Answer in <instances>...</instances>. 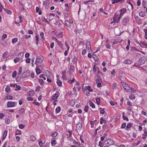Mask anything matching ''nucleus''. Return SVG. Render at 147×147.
<instances>
[{
    "mask_svg": "<svg viewBox=\"0 0 147 147\" xmlns=\"http://www.w3.org/2000/svg\"><path fill=\"white\" fill-rule=\"evenodd\" d=\"M93 72L97 76V77H99L102 75V74L100 72L99 68L98 67L95 65H94L93 67Z\"/></svg>",
    "mask_w": 147,
    "mask_h": 147,
    "instance_id": "nucleus-1",
    "label": "nucleus"
},
{
    "mask_svg": "<svg viewBox=\"0 0 147 147\" xmlns=\"http://www.w3.org/2000/svg\"><path fill=\"white\" fill-rule=\"evenodd\" d=\"M121 83L124 90L127 92H130L131 90L130 87L127 84L122 82H121Z\"/></svg>",
    "mask_w": 147,
    "mask_h": 147,
    "instance_id": "nucleus-2",
    "label": "nucleus"
},
{
    "mask_svg": "<svg viewBox=\"0 0 147 147\" xmlns=\"http://www.w3.org/2000/svg\"><path fill=\"white\" fill-rule=\"evenodd\" d=\"M146 61V59L145 57L143 56L141 57L139 60L138 63L139 65H143Z\"/></svg>",
    "mask_w": 147,
    "mask_h": 147,
    "instance_id": "nucleus-3",
    "label": "nucleus"
},
{
    "mask_svg": "<svg viewBox=\"0 0 147 147\" xmlns=\"http://www.w3.org/2000/svg\"><path fill=\"white\" fill-rule=\"evenodd\" d=\"M126 9L125 8H122L120 10V13L119 17L118 18V20L117 22L118 23L120 22L121 18L123 16L124 13L126 12Z\"/></svg>",
    "mask_w": 147,
    "mask_h": 147,
    "instance_id": "nucleus-4",
    "label": "nucleus"
},
{
    "mask_svg": "<svg viewBox=\"0 0 147 147\" xmlns=\"http://www.w3.org/2000/svg\"><path fill=\"white\" fill-rule=\"evenodd\" d=\"M105 144L107 146H110L114 144V142L111 139H108L105 142Z\"/></svg>",
    "mask_w": 147,
    "mask_h": 147,
    "instance_id": "nucleus-5",
    "label": "nucleus"
},
{
    "mask_svg": "<svg viewBox=\"0 0 147 147\" xmlns=\"http://www.w3.org/2000/svg\"><path fill=\"white\" fill-rule=\"evenodd\" d=\"M42 61L43 60L41 58H38L36 59L35 64L37 67H39L41 65L40 64L42 63Z\"/></svg>",
    "mask_w": 147,
    "mask_h": 147,
    "instance_id": "nucleus-6",
    "label": "nucleus"
},
{
    "mask_svg": "<svg viewBox=\"0 0 147 147\" xmlns=\"http://www.w3.org/2000/svg\"><path fill=\"white\" fill-rule=\"evenodd\" d=\"M129 19L127 17H125L122 20V24L125 26H126L128 23Z\"/></svg>",
    "mask_w": 147,
    "mask_h": 147,
    "instance_id": "nucleus-7",
    "label": "nucleus"
},
{
    "mask_svg": "<svg viewBox=\"0 0 147 147\" xmlns=\"http://www.w3.org/2000/svg\"><path fill=\"white\" fill-rule=\"evenodd\" d=\"M30 74V71L29 70H27L24 72L22 75V78H25L29 76Z\"/></svg>",
    "mask_w": 147,
    "mask_h": 147,
    "instance_id": "nucleus-8",
    "label": "nucleus"
},
{
    "mask_svg": "<svg viewBox=\"0 0 147 147\" xmlns=\"http://www.w3.org/2000/svg\"><path fill=\"white\" fill-rule=\"evenodd\" d=\"M15 104V103L13 102H8L7 103V106L8 107H13L14 106Z\"/></svg>",
    "mask_w": 147,
    "mask_h": 147,
    "instance_id": "nucleus-9",
    "label": "nucleus"
},
{
    "mask_svg": "<svg viewBox=\"0 0 147 147\" xmlns=\"http://www.w3.org/2000/svg\"><path fill=\"white\" fill-rule=\"evenodd\" d=\"M86 48L88 50H89L90 52L92 51V50L91 49L90 43L89 42H87L86 44Z\"/></svg>",
    "mask_w": 147,
    "mask_h": 147,
    "instance_id": "nucleus-10",
    "label": "nucleus"
},
{
    "mask_svg": "<svg viewBox=\"0 0 147 147\" xmlns=\"http://www.w3.org/2000/svg\"><path fill=\"white\" fill-rule=\"evenodd\" d=\"M59 92L58 91H57L54 94L52 97V99L54 100L57 99L58 97V94H59Z\"/></svg>",
    "mask_w": 147,
    "mask_h": 147,
    "instance_id": "nucleus-11",
    "label": "nucleus"
},
{
    "mask_svg": "<svg viewBox=\"0 0 147 147\" xmlns=\"http://www.w3.org/2000/svg\"><path fill=\"white\" fill-rule=\"evenodd\" d=\"M82 123L80 122H79L77 124L76 127L78 130H80L82 129Z\"/></svg>",
    "mask_w": 147,
    "mask_h": 147,
    "instance_id": "nucleus-12",
    "label": "nucleus"
},
{
    "mask_svg": "<svg viewBox=\"0 0 147 147\" xmlns=\"http://www.w3.org/2000/svg\"><path fill=\"white\" fill-rule=\"evenodd\" d=\"M119 15L118 14H117V13H115L113 17V19L114 21H116L117 22V21L118 20V18L119 17Z\"/></svg>",
    "mask_w": 147,
    "mask_h": 147,
    "instance_id": "nucleus-13",
    "label": "nucleus"
},
{
    "mask_svg": "<svg viewBox=\"0 0 147 147\" xmlns=\"http://www.w3.org/2000/svg\"><path fill=\"white\" fill-rule=\"evenodd\" d=\"M45 73L46 76L47 77H50L51 76V74L50 72L48 70H46L45 72Z\"/></svg>",
    "mask_w": 147,
    "mask_h": 147,
    "instance_id": "nucleus-14",
    "label": "nucleus"
},
{
    "mask_svg": "<svg viewBox=\"0 0 147 147\" xmlns=\"http://www.w3.org/2000/svg\"><path fill=\"white\" fill-rule=\"evenodd\" d=\"M91 87L90 86H86L84 88V89L85 90H88L89 91L92 92L93 91V89H91Z\"/></svg>",
    "mask_w": 147,
    "mask_h": 147,
    "instance_id": "nucleus-15",
    "label": "nucleus"
},
{
    "mask_svg": "<svg viewBox=\"0 0 147 147\" xmlns=\"http://www.w3.org/2000/svg\"><path fill=\"white\" fill-rule=\"evenodd\" d=\"M24 54L23 52L20 53L18 54V57L19 58V59H21L22 57L24 56Z\"/></svg>",
    "mask_w": 147,
    "mask_h": 147,
    "instance_id": "nucleus-16",
    "label": "nucleus"
},
{
    "mask_svg": "<svg viewBox=\"0 0 147 147\" xmlns=\"http://www.w3.org/2000/svg\"><path fill=\"white\" fill-rule=\"evenodd\" d=\"M132 125V124L131 123H129L128 124L126 125L127 129H126V130H128L129 129H129L130 127H131Z\"/></svg>",
    "mask_w": 147,
    "mask_h": 147,
    "instance_id": "nucleus-17",
    "label": "nucleus"
},
{
    "mask_svg": "<svg viewBox=\"0 0 147 147\" xmlns=\"http://www.w3.org/2000/svg\"><path fill=\"white\" fill-rule=\"evenodd\" d=\"M34 93V91L32 90L31 91H29L28 92V96H33Z\"/></svg>",
    "mask_w": 147,
    "mask_h": 147,
    "instance_id": "nucleus-18",
    "label": "nucleus"
},
{
    "mask_svg": "<svg viewBox=\"0 0 147 147\" xmlns=\"http://www.w3.org/2000/svg\"><path fill=\"white\" fill-rule=\"evenodd\" d=\"M131 61L129 59H126L125 60L124 62V63L127 64H130L131 63Z\"/></svg>",
    "mask_w": 147,
    "mask_h": 147,
    "instance_id": "nucleus-19",
    "label": "nucleus"
},
{
    "mask_svg": "<svg viewBox=\"0 0 147 147\" xmlns=\"http://www.w3.org/2000/svg\"><path fill=\"white\" fill-rule=\"evenodd\" d=\"M6 97L7 99L12 100L13 99V97L9 95L8 94L6 95Z\"/></svg>",
    "mask_w": 147,
    "mask_h": 147,
    "instance_id": "nucleus-20",
    "label": "nucleus"
},
{
    "mask_svg": "<svg viewBox=\"0 0 147 147\" xmlns=\"http://www.w3.org/2000/svg\"><path fill=\"white\" fill-rule=\"evenodd\" d=\"M5 91L7 93H9L11 92V89L8 86H7L5 89Z\"/></svg>",
    "mask_w": 147,
    "mask_h": 147,
    "instance_id": "nucleus-21",
    "label": "nucleus"
},
{
    "mask_svg": "<svg viewBox=\"0 0 147 147\" xmlns=\"http://www.w3.org/2000/svg\"><path fill=\"white\" fill-rule=\"evenodd\" d=\"M74 66L71 65L70 66L69 68V70L71 73L73 72L74 71Z\"/></svg>",
    "mask_w": 147,
    "mask_h": 147,
    "instance_id": "nucleus-22",
    "label": "nucleus"
},
{
    "mask_svg": "<svg viewBox=\"0 0 147 147\" xmlns=\"http://www.w3.org/2000/svg\"><path fill=\"white\" fill-rule=\"evenodd\" d=\"M142 139H145L146 138V137H147V131H144V134L142 135Z\"/></svg>",
    "mask_w": 147,
    "mask_h": 147,
    "instance_id": "nucleus-23",
    "label": "nucleus"
},
{
    "mask_svg": "<svg viewBox=\"0 0 147 147\" xmlns=\"http://www.w3.org/2000/svg\"><path fill=\"white\" fill-rule=\"evenodd\" d=\"M89 104L90 106L92 108H95V106L94 104L90 100L89 101Z\"/></svg>",
    "mask_w": 147,
    "mask_h": 147,
    "instance_id": "nucleus-24",
    "label": "nucleus"
},
{
    "mask_svg": "<svg viewBox=\"0 0 147 147\" xmlns=\"http://www.w3.org/2000/svg\"><path fill=\"white\" fill-rule=\"evenodd\" d=\"M65 25L67 27H69L71 26L70 22L67 20H65Z\"/></svg>",
    "mask_w": 147,
    "mask_h": 147,
    "instance_id": "nucleus-25",
    "label": "nucleus"
},
{
    "mask_svg": "<svg viewBox=\"0 0 147 147\" xmlns=\"http://www.w3.org/2000/svg\"><path fill=\"white\" fill-rule=\"evenodd\" d=\"M123 118L124 120H126L127 121H128L129 119H128L124 115V114H125V113H123Z\"/></svg>",
    "mask_w": 147,
    "mask_h": 147,
    "instance_id": "nucleus-26",
    "label": "nucleus"
},
{
    "mask_svg": "<svg viewBox=\"0 0 147 147\" xmlns=\"http://www.w3.org/2000/svg\"><path fill=\"white\" fill-rule=\"evenodd\" d=\"M3 9L5 12H7L8 14H11V11L10 10L5 8H3Z\"/></svg>",
    "mask_w": 147,
    "mask_h": 147,
    "instance_id": "nucleus-27",
    "label": "nucleus"
},
{
    "mask_svg": "<svg viewBox=\"0 0 147 147\" xmlns=\"http://www.w3.org/2000/svg\"><path fill=\"white\" fill-rule=\"evenodd\" d=\"M30 139L31 140L33 141H34L36 140V137L33 135H31L30 136Z\"/></svg>",
    "mask_w": 147,
    "mask_h": 147,
    "instance_id": "nucleus-28",
    "label": "nucleus"
},
{
    "mask_svg": "<svg viewBox=\"0 0 147 147\" xmlns=\"http://www.w3.org/2000/svg\"><path fill=\"white\" fill-rule=\"evenodd\" d=\"M63 32H61L59 33L57 36V38H61L63 37Z\"/></svg>",
    "mask_w": 147,
    "mask_h": 147,
    "instance_id": "nucleus-29",
    "label": "nucleus"
},
{
    "mask_svg": "<svg viewBox=\"0 0 147 147\" xmlns=\"http://www.w3.org/2000/svg\"><path fill=\"white\" fill-rule=\"evenodd\" d=\"M57 84L59 86H60L61 85V82L59 80H57Z\"/></svg>",
    "mask_w": 147,
    "mask_h": 147,
    "instance_id": "nucleus-30",
    "label": "nucleus"
},
{
    "mask_svg": "<svg viewBox=\"0 0 147 147\" xmlns=\"http://www.w3.org/2000/svg\"><path fill=\"white\" fill-rule=\"evenodd\" d=\"M61 110V108L60 107H58L55 109V111L57 113H59Z\"/></svg>",
    "mask_w": 147,
    "mask_h": 147,
    "instance_id": "nucleus-31",
    "label": "nucleus"
},
{
    "mask_svg": "<svg viewBox=\"0 0 147 147\" xmlns=\"http://www.w3.org/2000/svg\"><path fill=\"white\" fill-rule=\"evenodd\" d=\"M40 70L39 68H36V74L37 75H39L40 73Z\"/></svg>",
    "mask_w": 147,
    "mask_h": 147,
    "instance_id": "nucleus-32",
    "label": "nucleus"
},
{
    "mask_svg": "<svg viewBox=\"0 0 147 147\" xmlns=\"http://www.w3.org/2000/svg\"><path fill=\"white\" fill-rule=\"evenodd\" d=\"M8 53L6 51L2 55L3 58H6L8 54Z\"/></svg>",
    "mask_w": 147,
    "mask_h": 147,
    "instance_id": "nucleus-33",
    "label": "nucleus"
},
{
    "mask_svg": "<svg viewBox=\"0 0 147 147\" xmlns=\"http://www.w3.org/2000/svg\"><path fill=\"white\" fill-rule=\"evenodd\" d=\"M96 103L98 105H99L100 103V100L99 98H97L96 99Z\"/></svg>",
    "mask_w": 147,
    "mask_h": 147,
    "instance_id": "nucleus-34",
    "label": "nucleus"
},
{
    "mask_svg": "<svg viewBox=\"0 0 147 147\" xmlns=\"http://www.w3.org/2000/svg\"><path fill=\"white\" fill-rule=\"evenodd\" d=\"M56 142L55 140H52L51 141V144L52 146H53L55 145L56 144Z\"/></svg>",
    "mask_w": 147,
    "mask_h": 147,
    "instance_id": "nucleus-35",
    "label": "nucleus"
},
{
    "mask_svg": "<svg viewBox=\"0 0 147 147\" xmlns=\"http://www.w3.org/2000/svg\"><path fill=\"white\" fill-rule=\"evenodd\" d=\"M122 0H114L112 2V3L113 4H114L116 3H118L119 2H121ZM124 1V0H123Z\"/></svg>",
    "mask_w": 147,
    "mask_h": 147,
    "instance_id": "nucleus-36",
    "label": "nucleus"
},
{
    "mask_svg": "<svg viewBox=\"0 0 147 147\" xmlns=\"http://www.w3.org/2000/svg\"><path fill=\"white\" fill-rule=\"evenodd\" d=\"M45 142V140L44 142H42V141H40L38 143V144L40 146H42V144H44Z\"/></svg>",
    "mask_w": 147,
    "mask_h": 147,
    "instance_id": "nucleus-37",
    "label": "nucleus"
},
{
    "mask_svg": "<svg viewBox=\"0 0 147 147\" xmlns=\"http://www.w3.org/2000/svg\"><path fill=\"white\" fill-rule=\"evenodd\" d=\"M58 134V133L57 132H55L54 133H53L51 135L52 137H55L56 136H57Z\"/></svg>",
    "mask_w": 147,
    "mask_h": 147,
    "instance_id": "nucleus-38",
    "label": "nucleus"
},
{
    "mask_svg": "<svg viewBox=\"0 0 147 147\" xmlns=\"http://www.w3.org/2000/svg\"><path fill=\"white\" fill-rule=\"evenodd\" d=\"M5 122L7 124H9L10 123V120L9 119H6L5 120Z\"/></svg>",
    "mask_w": 147,
    "mask_h": 147,
    "instance_id": "nucleus-39",
    "label": "nucleus"
},
{
    "mask_svg": "<svg viewBox=\"0 0 147 147\" xmlns=\"http://www.w3.org/2000/svg\"><path fill=\"white\" fill-rule=\"evenodd\" d=\"M16 71H13L12 73V77L13 78H15L16 76Z\"/></svg>",
    "mask_w": 147,
    "mask_h": 147,
    "instance_id": "nucleus-40",
    "label": "nucleus"
},
{
    "mask_svg": "<svg viewBox=\"0 0 147 147\" xmlns=\"http://www.w3.org/2000/svg\"><path fill=\"white\" fill-rule=\"evenodd\" d=\"M40 88L41 87L40 86H37L36 88V89L35 90V91L36 92L39 91Z\"/></svg>",
    "mask_w": 147,
    "mask_h": 147,
    "instance_id": "nucleus-41",
    "label": "nucleus"
},
{
    "mask_svg": "<svg viewBox=\"0 0 147 147\" xmlns=\"http://www.w3.org/2000/svg\"><path fill=\"white\" fill-rule=\"evenodd\" d=\"M20 59H19V58H18V57H16V58L14 59V61L15 63H16L20 60Z\"/></svg>",
    "mask_w": 147,
    "mask_h": 147,
    "instance_id": "nucleus-42",
    "label": "nucleus"
},
{
    "mask_svg": "<svg viewBox=\"0 0 147 147\" xmlns=\"http://www.w3.org/2000/svg\"><path fill=\"white\" fill-rule=\"evenodd\" d=\"M57 42L58 44L59 45V46H60L61 47H62V46H63V44H62L61 42L59 41L58 40V41Z\"/></svg>",
    "mask_w": 147,
    "mask_h": 147,
    "instance_id": "nucleus-43",
    "label": "nucleus"
},
{
    "mask_svg": "<svg viewBox=\"0 0 147 147\" xmlns=\"http://www.w3.org/2000/svg\"><path fill=\"white\" fill-rule=\"evenodd\" d=\"M20 5L22 7V11H25V9L24 8V6L23 4L22 3H20Z\"/></svg>",
    "mask_w": 147,
    "mask_h": 147,
    "instance_id": "nucleus-44",
    "label": "nucleus"
},
{
    "mask_svg": "<svg viewBox=\"0 0 147 147\" xmlns=\"http://www.w3.org/2000/svg\"><path fill=\"white\" fill-rule=\"evenodd\" d=\"M24 125H23L22 124H20L19 125V127L20 129H23L24 127Z\"/></svg>",
    "mask_w": 147,
    "mask_h": 147,
    "instance_id": "nucleus-45",
    "label": "nucleus"
},
{
    "mask_svg": "<svg viewBox=\"0 0 147 147\" xmlns=\"http://www.w3.org/2000/svg\"><path fill=\"white\" fill-rule=\"evenodd\" d=\"M7 133V130H5L3 132V136L6 137Z\"/></svg>",
    "mask_w": 147,
    "mask_h": 147,
    "instance_id": "nucleus-46",
    "label": "nucleus"
},
{
    "mask_svg": "<svg viewBox=\"0 0 147 147\" xmlns=\"http://www.w3.org/2000/svg\"><path fill=\"white\" fill-rule=\"evenodd\" d=\"M77 60V58L76 57H75L73 60V61L74 63H76Z\"/></svg>",
    "mask_w": 147,
    "mask_h": 147,
    "instance_id": "nucleus-47",
    "label": "nucleus"
},
{
    "mask_svg": "<svg viewBox=\"0 0 147 147\" xmlns=\"http://www.w3.org/2000/svg\"><path fill=\"white\" fill-rule=\"evenodd\" d=\"M110 104L112 106H115L117 105V102L114 103L113 101H110Z\"/></svg>",
    "mask_w": 147,
    "mask_h": 147,
    "instance_id": "nucleus-48",
    "label": "nucleus"
},
{
    "mask_svg": "<svg viewBox=\"0 0 147 147\" xmlns=\"http://www.w3.org/2000/svg\"><path fill=\"white\" fill-rule=\"evenodd\" d=\"M40 36H41V38L43 39H44V33L42 32H41L40 33Z\"/></svg>",
    "mask_w": 147,
    "mask_h": 147,
    "instance_id": "nucleus-49",
    "label": "nucleus"
},
{
    "mask_svg": "<svg viewBox=\"0 0 147 147\" xmlns=\"http://www.w3.org/2000/svg\"><path fill=\"white\" fill-rule=\"evenodd\" d=\"M100 77H101V76H100V77L99 78L97 77L98 78L97 79H96V83H98L100 82V80H101Z\"/></svg>",
    "mask_w": 147,
    "mask_h": 147,
    "instance_id": "nucleus-50",
    "label": "nucleus"
},
{
    "mask_svg": "<svg viewBox=\"0 0 147 147\" xmlns=\"http://www.w3.org/2000/svg\"><path fill=\"white\" fill-rule=\"evenodd\" d=\"M100 113L102 114H103L105 112L103 109H102L101 108H100Z\"/></svg>",
    "mask_w": 147,
    "mask_h": 147,
    "instance_id": "nucleus-51",
    "label": "nucleus"
},
{
    "mask_svg": "<svg viewBox=\"0 0 147 147\" xmlns=\"http://www.w3.org/2000/svg\"><path fill=\"white\" fill-rule=\"evenodd\" d=\"M17 40H18L17 38H13L12 39V42L13 43H15V42H17Z\"/></svg>",
    "mask_w": 147,
    "mask_h": 147,
    "instance_id": "nucleus-52",
    "label": "nucleus"
},
{
    "mask_svg": "<svg viewBox=\"0 0 147 147\" xmlns=\"http://www.w3.org/2000/svg\"><path fill=\"white\" fill-rule=\"evenodd\" d=\"M89 109V107L88 106H86L84 108V111L86 112H87Z\"/></svg>",
    "mask_w": 147,
    "mask_h": 147,
    "instance_id": "nucleus-53",
    "label": "nucleus"
},
{
    "mask_svg": "<svg viewBox=\"0 0 147 147\" xmlns=\"http://www.w3.org/2000/svg\"><path fill=\"white\" fill-rule=\"evenodd\" d=\"M22 67H20V69L19 71L18 74H21V73L22 72Z\"/></svg>",
    "mask_w": 147,
    "mask_h": 147,
    "instance_id": "nucleus-54",
    "label": "nucleus"
},
{
    "mask_svg": "<svg viewBox=\"0 0 147 147\" xmlns=\"http://www.w3.org/2000/svg\"><path fill=\"white\" fill-rule=\"evenodd\" d=\"M142 69L146 71H147V66L146 65H144L142 66Z\"/></svg>",
    "mask_w": 147,
    "mask_h": 147,
    "instance_id": "nucleus-55",
    "label": "nucleus"
},
{
    "mask_svg": "<svg viewBox=\"0 0 147 147\" xmlns=\"http://www.w3.org/2000/svg\"><path fill=\"white\" fill-rule=\"evenodd\" d=\"M69 104L70 105L73 106L75 104V102L74 101L72 100L69 103Z\"/></svg>",
    "mask_w": 147,
    "mask_h": 147,
    "instance_id": "nucleus-56",
    "label": "nucleus"
},
{
    "mask_svg": "<svg viewBox=\"0 0 147 147\" xmlns=\"http://www.w3.org/2000/svg\"><path fill=\"white\" fill-rule=\"evenodd\" d=\"M30 59L29 58H27L26 59V61L27 63H29L30 61Z\"/></svg>",
    "mask_w": 147,
    "mask_h": 147,
    "instance_id": "nucleus-57",
    "label": "nucleus"
},
{
    "mask_svg": "<svg viewBox=\"0 0 147 147\" xmlns=\"http://www.w3.org/2000/svg\"><path fill=\"white\" fill-rule=\"evenodd\" d=\"M65 46L67 47V49H68V50H69V46L67 42H65Z\"/></svg>",
    "mask_w": 147,
    "mask_h": 147,
    "instance_id": "nucleus-58",
    "label": "nucleus"
},
{
    "mask_svg": "<svg viewBox=\"0 0 147 147\" xmlns=\"http://www.w3.org/2000/svg\"><path fill=\"white\" fill-rule=\"evenodd\" d=\"M139 16L142 17H143L144 15L142 11H141L139 13Z\"/></svg>",
    "mask_w": 147,
    "mask_h": 147,
    "instance_id": "nucleus-59",
    "label": "nucleus"
},
{
    "mask_svg": "<svg viewBox=\"0 0 147 147\" xmlns=\"http://www.w3.org/2000/svg\"><path fill=\"white\" fill-rule=\"evenodd\" d=\"M27 100L28 101H32L33 99L31 97H28L27 98Z\"/></svg>",
    "mask_w": 147,
    "mask_h": 147,
    "instance_id": "nucleus-60",
    "label": "nucleus"
},
{
    "mask_svg": "<svg viewBox=\"0 0 147 147\" xmlns=\"http://www.w3.org/2000/svg\"><path fill=\"white\" fill-rule=\"evenodd\" d=\"M16 87L17 89L18 90H20L21 89V87L18 85H16Z\"/></svg>",
    "mask_w": 147,
    "mask_h": 147,
    "instance_id": "nucleus-61",
    "label": "nucleus"
},
{
    "mask_svg": "<svg viewBox=\"0 0 147 147\" xmlns=\"http://www.w3.org/2000/svg\"><path fill=\"white\" fill-rule=\"evenodd\" d=\"M129 98L130 99H134L135 98V97L133 95H132L131 96H129Z\"/></svg>",
    "mask_w": 147,
    "mask_h": 147,
    "instance_id": "nucleus-62",
    "label": "nucleus"
},
{
    "mask_svg": "<svg viewBox=\"0 0 147 147\" xmlns=\"http://www.w3.org/2000/svg\"><path fill=\"white\" fill-rule=\"evenodd\" d=\"M126 126V123H123L121 125V127L122 128H124Z\"/></svg>",
    "mask_w": 147,
    "mask_h": 147,
    "instance_id": "nucleus-63",
    "label": "nucleus"
},
{
    "mask_svg": "<svg viewBox=\"0 0 147 147\" xmlns=\"http://www.w3.org/2000/svg\"><path fill=\"white\" fill-rule=\"evenodd\" d=\"M140 43L142 44L143 45L145 46H147V43H146L144 42H141Z\"/></svg>",
    "mask_w": 147,
    "mask_h": 147,
    "instance_id": "nucleus-64",
    "label": "nucleus"
}]
</instances>
